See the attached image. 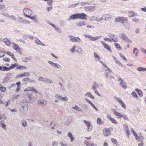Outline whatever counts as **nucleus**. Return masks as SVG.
<instances>
[{"instance_id":"f257e3e1","label":"nucleus","mask_w":146,"mask_h":146,"mask_svg":"<svg viewBox=\"0 0 146 146\" xmlns=\"http://www.w3.org/2000/svg\"><path fill=\"white\" fill-rule=\"evenodd\" d=\"M38 92L36 90L33 92H29L26 94L25 97L27 101L29 103H32L35 102L37 98Z\"/></svg>"},{"instance_id":"f03ea898","label":"nucleus","mask_w":146,"mask_h":146,"mask_svg":"<svg viewBox=\"0 0 146 146\" xmlns=\"http://www.w3.org/2000/svg\"><path fill=\"white\" fill-rule=\"evenodd\" d=\"M87 15L84 13H77L72 15L68 19V21L76 19H80L83 20H86Z\"/></svg>"},{"instance_id":"7ed1b4c3","label":"nucleus","mask_w":146,"mask_h":146,"mask_svg":"<svg viewBox=\"0 0 146 146\" xmlns=\"http://www.w3.org/2000/svg\"><path fill=\"white\" fill-rule=\"evenodd\" d=\"M28 102L26 99L23 100L20 104V109L22 110V112L23 114H25L28 111Z\"/></svg>"},{"instance_id":"20e7f679","label":"nucleus","mask_w":146,"mask_h":146,"mask_svg":"<svg viewBox=\"0 0 146 146\" xmlns=\"http://www.w3.org/2000/svg\"><path fill=\"white\" fill-rule=\"evenodd\" d=\"M131 131L133 133L137 141L142 142L143 140V137L140 133H139V135H138L136 132L133 129H131Z\"/></svg>"},{"instance_id":"39448f33","label":"nucleus","mask_w":146,"mask_h":146,"mask_svg":"<svg viewBox=\"0 0 146 146\" xmlns=\"http://www.w3.org/2000/svg\"><path fill=\"white\" fill-rule=\"evenodd\" d=\"M23 11L25 16L28 18L31 16L32 13L31 10L27 8H25Z\"/></svg>"},{"instance_id":"423d86ee","label":"nucleus","mask_w":146,"mask_h":146,"mask_svg":"<svg viewBox=\"0 0 146 146\" xmlns=\"http://www.w3.org/2000/svg\"><path fill=\"white\" fill-rule=\"evenodd\" d=\"M115 21L116 22H121V23H126L128 21L127 18L123 17H118L115 18Z\"/></svg>"},{"instance_id":"0eeeda50","label":"nucleus","mask_w":146,"mask_h":146,"mask_svg":"<svg viewBox=\"0 0 146 146\" xmlns=\"http://www.w3.org/2000/svg\"><path fill=\"white\" fill-rule=\"evenodd\" d=\"M13 48L18 53L20 54L21 53V52L19 46L17 44L13 42L12 43Z\"/></svg>"},{"instance_id":"6e6552de","label":"nucleus","mask_w":146,"mask_h":146,"mask_svg":"<svg viewBox=\"0 0 146 146\" xmlns=\"http://www.w3.org/2000/svg\"><path fill=\"white\" fill-rule=\"evenodd\" d=\"M48 63L50 64L52 66L58 69H61L62 67L61 65L58 63L52 61H48Z\"/></svg>"},{"instance_id":"1a4fd4ad","label":"nucleus","mask_w":146,"mask_h":146,"mask_svg":"<svg viewBox=\"0 0 146 146\" xmlns=\"http://www.w3.org/2000/svg\"><path fill=\"white\" fill-rule=\"evenodd\" d=\"M84 122L85 123L87 127V130L88 131H91L92 129L93 126L91 123L88 121L86 120L84 121Z\"/></svg>"},{"instance_id":"9d476101","label":"nucleus","mask_w":146,"mask_h":146,"mask_svg":"<svg viewBox=\"0 0 146 146\" xmlns=\"http://www.w3.org/2000/svg\"><path fill=\"white\" fill-rule=\"evenodd\" d=\"M69 37L70 38V40L72 42H79L81 41V39L78 37H75L71 36H70Z\"/></svg>"},{"instance_id":"9b49d317","label":"nucleus","mask_w":146,"mask_h":146,"mask_svg":"<svg viewBox=\"0 0 146 146\" xmlns=\"http://www.w3.org/2000/svg\"><path fill=\"white\" fill-rule=\"evenodd\" d=\"M34 41L35 43L38 45H41L44 47L46 46V45L37 38H35Z\"/></svg>"},{"instance_id":"f8f14e48","label":"nucleus","mask_w":146,"mask_h":146,"mask_svg":"<svg viewBox=\"0 0 146 146\" xmlns=\"http://www.w3.org/2000/svg\"><path fill=\"white\" fill-rule=\"evenodd\" d=\"M18 19V22L19 23L25 24H29L30 23L29 22L26 20L24 19L23 18L21 17H19Z\"/></svg>"},{"instance_id":"ddd939ff","label":"nucleus","mask_w":146,"mask_h":146,"mask_svg":"<svg viewBox=\"0 0 146 146\" xmlns=\"http://www.w3.org/2000/svg\"><path fill=\"white\" fill-rule=\"evenodd\" d=\"M109 36L112 42H116L117 41L118 39L114 35L110 34L109 35Z\"/></svg>"},{"instance_id":"4468645a","label":"nucleus","mask_w":146,"mask_h":146,"mask_svg":"<svg viewBox=\"0 0 146 146\" xmlns=\"http://www.w3.org/2000/svg\"><path fill=\"white\" fill-rule=\"evenodd\" d=\"M113 112L117 118L120 119L122 117V114L117 112L115 109H113Z\"/></svg>"},{"instance_id":"2eb2a0df","label":"nucleus","mask_w":146,"mask_h":146,"mask_svg":"<svg viewBox=\"0 0 146 146\" xmlns=\"http://www.w3.org/2000/svg\"><path fill=\"white\" fill-rule=\"evenodd\" d=\"M104 135L106 136H108L111 135V133L109 129H105L103 130Z\"/></svg>"},{"instance_id":"dca6fc26","label":"nucleus","mask_w":146,"mask_h":146,"mask_svg":"<svg viewBox=\"0 0 146 146\" xmlns=\"http://www.w3.org/2000/svg\"><path fill=\"white\" fill-rule=\"evenodd\" d=\"M128 16L129 17H133L137 16V13L133 11H128Z\"/></svg>"},{"instance_id":"f3484780","label":"nucleus","mask_w":146,"mask_h":146,"mask_svg":"<svg viewBox=\"0 0 146 146\" xmlns=\"http://www.w3.org/2000/svg\"><path fill=\"white\" fill-rule=\"evenodd\" d=\"M104 20L105 21H110L112 18L111 16L108 14H104L103 15Z\"/></svg>"},{"instance_id":"a211bd4d","label":"nucleus","mask_w":146,"mask_h":146,"mask_svg":"<svg viewBox=\"0 0 146 146\" xmlns=\"http://www.w3.org/2000/svg\"><path fill=\"white\" fill-rule=\"evenodd\" d=\"M101 42L103 45L104 48L106 49L110 52L111 51V48L108 45L106 44L105 42L103 41H101Z\"/></svg>"},{"instance_id":"6ab92c4d","label":"nucleus","mask_w":146,"mask_h":146,"mask_svg":"<svg viewBox=\"0 0 146 146\" xmlns=\"http://www.w3.org/2000/svg\"><path fill=\"white\" fill-rule=\"evenodd\" d=\"M110 69L109 68L106 70L105 71V75L106 77L107 78L110 77L111 73V72Z\"/></svg>"},{"instance_id":"aec40b11","label":"nucleus","mask_w":146,"mask_h":146,"mask_svg":"<svg viewBox=\"0 0 146 146\" xmlns=\"http://www.w3.org/2000/svg\"><path fill=\"white\" fill-rule=\"evenodd\" d=\"M119 85H120L121 87L123 89H126L127 88V85L126 83L124 82V81H121V82L119 83Z\"/></svg>"},{"instance_id":"412c9836","label":"nucleus","mask_w":146,"mask_h":146,"mask_svg":"<svg viewBox=\"0 0 146 146\" xmlns=\"http://www.w3.org/2000/svg\"><path fill=\"white\" fill-rule=\"evenodd\" d=\"M84 143L86 146H97L96 145L94 144L93 143H90L86 140L84 141Z\"/></svg>"},{"instance_id":"4be33fe9","label":"nucleus","mask_w":146,"mask_h":146,"mask_svg":"<svg viewBox=\"0 0 146 146\" xmlns=\"http://www.w3.org/2000/svg\"><path fill=\"white\" fill-rule=\"evenodd\" d=\"M38 104L41 105H45L47 104V101L45 100L40 99L38 101Z\"/></svg>"},{"instance_id":"5701e85b","label":"nucleus","mask_w":146,"mask_h":146,"mask_svg":"<svg viewBox=\"0 0 146 146\" xmlns=\"http://www.w3.org/2000/svg\"><path fill=\"white\" fill-rule=\"evenodd\" d=\"M3 42L5 43V45L8 46H10L11 44L10 41L6 38L3 39Z\"/></svg>"},{"instance_id":"b1692460","label":"nucleus","mask_w":146,"mask_h":146,"mask_svg":"<svg viewBox=\"0 0 146 146\" xmlns=\"http://www.w3.org/2000/svg\"><path fill=\"white\" fill-rule=\"evenodd\" d=\"M107 118L108 119L110 120L113 123L115 124H117V122L116 121L114 118H112L110 116H107Z\"/></svg>"},{"instance_id":"393cba45","label":"nucleus","mask_w":146,"mask_h":146,"mask_svg":"<svg viewBox=\"0 0 146 146\" xmlns=\"http://www.w3.org/2000/svg\"><path fill=\"white\" fill-rule=\"evenodd\" d=\"M29 18L31 19L36 23H37L38 22V20L37 19V16L36 15H35L33 17L30 16Z\"/></svg>"},{"instance_id":"a878e982","label":"nucleus","mask_w":146,"mask_h":146,"mask_svg":"<svg viewBox=\"0 0 146 146\" xmlns=\"http://www.w3.org/2000/svg\"><path fill=\"white\" fill-rule=\"evenodd\" d=\"M94 57L96 61H100L101 59V58L100 57L99 55L96 52H94L93 53Z\"/></svg>"},{"instance_id":"bb28decb","label":"nucleus","mask_w":146,"mask_h":146,"mask_svg":"<svg viewBox=\"0 0 146 146\" xmlns=\"http://www.w3.org/2000/svg\"><path fill=\"white\" fill-rule=\"evenodd\" d=\"M30 75V74L29 72H25L19 75V76L20 77H28Z\"/></svg>"},{"instance_id":"cd10ccee","label":"nucleus","mask_w":146,"mask_h":146,"mask_svg":"<svg viewBox=\"0 0 146 146\" xmlns=\"http://www.w3.org/2000/svg\"><path fill=\"white\" fill-rule=\"evenodd\" d=\"M11 79V77L10 76H6L3 80V82L4 83H6L8 82V81Z\"/></svg>"},{"instance_id":"c85d7f7f","label":"nucleus","mask_w":146,"mask_h":146,"mask_svg":"<svg viewBox=\"0 0 146 146\" xmlns=\"http://www.w3.org/2000/svg\"><path fill=\"white\" fill-rule=\"evenodd\" d=\"M98 86L99 85L98 84L95 82L94 83L92 86V89L93 90H96V88H98Z\"/></svg>"},{"instance_id":"c756f323","label":"nucleus","mask_w":146,"mask_h":146,"mask_svg":"<svg viewBox=\"0 0 146 146\" xmlns=\"http://www.w3.org/2000/svg\"><path fill=\"white\" fill-rule=\"evenodd\" d=\"M19 95L14 94L13 95L11 98V100L13 101L15 99H18L19 98Z\"/></svg>"},{"instance_id":"7c9ffc66","label":"nucleus","mask_w":146,"mask_h":146,"mask_svg":"<svg viewBox=\"0 0 146 146\" xmlns=\"http://www.w3.org/2000/svg\"><path fill=\"white\" fill-rule=\"evenodd\" d=\"M135 91L137 92L140 96L142 97L143 96V92L140 90L138 89H136L135 90Z\"/></svg>"},{"instance_id":"2f4dec72","label":"nucleus","mask_w":146,"mask_h":146,"mask_svg":"<svg viewBox=\"0 0 146 146\" xmlns=\"http://www.w3.org/2000/svg\"><path fill=\"white\" fill-rule=\"evenodd\" d=\"M9 67H7L5 66H2L1 70L3 71H9L10 70Z\"/></svg>"},{"instance_id":"473e14b6","label":"nucleus","mask_w":146,"mask_h":146,"mask_svg":"<svg viewBox=\"0 0 146 146\" xmlns=\"http://www.w3.org/2000/svg\"><path fill=\"white\" fill-rule=\"evenodd\" d=\"M78 49V47L76 46H74L70 50V51L72 52H77Z\"/></svg>"},{"instance_id":"72a5a7b5","label":"nucleus","mask_w":146,"mask_h":146,"mask_svg":"<svg viewBox=\"0 0 146 146\" xmlns=\"http://www.w3.org/2000/svg\"><path fill=\"white\" fill-rule=\"evenodd\" d=\"M114 45L115 46L116 48L118 50H122V48L121 46L118 43H115L114 44Z\"/></svg>"},{"instance_id":"f704fd0d","label":"nucleus","mask_w":146,"mask_h":146,"mask_svg":"<svg viewBox=\"0 0 146 146\" xmlns=\"http://www.w3.org/2000/svg\"><path fill=\"white\" fill-rule=\"evenodd\" d=\"M68 136L71 140V141L73 142L74 139V138L73 137L72 134L71 132H69L68 133Z\"/></svg>"},{"instance_id":"c9c22d12","label":"nucleus","mask_w":146,"mask_h":146,"mask_svg":"<svg viewBox=\"0 0 146 146\" xmlns=\"http://www.w3.org/2000/svg\"><path fill=\"white\" fill-rule=\"evenodd\" d=\"M7 15V17L10 19L13 20L14 21H15L17 19V17L13 15Z\"/></svg>"},{"instance_id":"e433bc0d","label":"nucleus","mask_w":146,"mask_h":146,"mask_svg":"<svg viewBox=\"0 0 146 146\" xmlns=\"http://www.w3.org/2000/svg\"><path fill=\"white\" fill-rule=\"evenodd\" d=\"M35 90L33 87H29L28 88H27L26 89H25V91H34V90Z\"/></svg>"},{"instance_id":"4c0bfd02","label":"nucleus","mask_w":146,"mask_h":146,"mask_svg":"<svg viewBox=\"0 0 146 146\" xmlns=\"http://www.w3.org/2000/svg\"><path fill=\"white\" fill-rule=\"evenodd\" d=\"M98 17H95L94 16H92L90 18L89 20L90 21H97Z\"/></svg>"},{"instance_id":"58836bf2","label":"nucleus","mask_w":146,"mask_h":146,"mask_svg":"<svg viewBox=\"0 0 146 146\" xmlns=\"http://www.w3.org/2000/svg\"><path fill=\"white\" fill-rule=\"evenodd\" d=\"M21 124L22 127H25L27 125V122L25 120H23L22 121Z\"/></svg>"},{"instance_id":"ea45409f","label":"nucleus","mask_w":146,"mask_h":146,"mask_svg":"<svg viewBox=\"0 0 146 146\" xmlns=\"http://www.w3.org/2000/svg\"><path fill=\"white\" fill-rule=\"evenodd\" d=\"M85 96L88 97L90 98H91L92 99H94V97L91 94L90 92H88L85 94Z\"/></svg>"},{"instance_id":"a19ab883","label":"nucleus","mask_w":146,"mask_h":146,"mask_svg":"<svg viewBox=\"0 0 146 146\" xmlns=\"http://www.w3.org/2000/svg\"><path fill=\"white\" fill-rule=\"evenodd\" d=\"M120 37L121 39H122L125 41L126 39L127 36L124 34H121L120 35Z\"/></svg>"},{"instance_id":"79ce46f5","label":"nucleus","mask_w":146,"mask_h":146,"mask_svg":"<svg viewBox=\"0 0 146 146\" xmlns=\"http://www.w3.org/2000/svg\"><path fill=\"white\" fill-rule=\"evenodd\" d=\"M87 9L92 11H93L94 10L95 7L94 6H88L86 7Z\"/></svg>"},{"instance_id":"37998d69","label":"nucleus","mask_w":146,"mask_h":146,"mask_svg":"<svg viewBox=\"0 0 146 146\" xmlns=\"http://www.w3.org/2000/svg\"><path fill=\"white\" fill-rule=\"evenodd\" d=\"M77 52L80 54H83V50L80 47L78 48V49Z\"/></svg>"},{"instance_id":"c03bdc74","label":"nucleus","mask_w":146,"mask_h":146,"mask_svg":"<svg viewBox=\"0 0 146 146\" xmlns=\"http://www.w3.org/2000/svg\"><path fill=\"white\" fill-rule=\"evenodd\" d=\"M84 22V21H80L77 23V25L79 26H84L85 25Z\"/></svg>"},{"instance_id":"a18cd8bd","label":"nucleus","mask_w":146,"mask_h":146,"mask_svg":"<svg viewBox=\"0 0 146 146\" xmlns=\"http://www.w3.org/2000/svg\"><path fill=\"white\" fill-rule=\"evenodd\" d=\"M16 69H26L27 68L25 66L22 65H20L17 66L16 67Z\"/></svg>"},{"instance_id":"49530a36","label":"nucleus","mask_w":146,"mask_h":146,"mask_svg":"<svg viewBox=\"0 0 146 146\" xmlns=\"http://www.w3.org/2000/svg\"><path fill=\"white\" fill-rule=\"evenodd\" d=\"M0 127L3 129L5 130L7 129V127L5 123H1L0 124Z\"/></svg>"},{"instance_id":"de8ad7c7","label":"nucleus","mask_w":146,"mask_h":146,"mask_svg":"<svg viewBox=\"0 0 146 146\" xmlns=\"http://www.w3.org/2000/svg\"><path fill=\"white\" fill-rule=\"evenodd\" d=\"M137 70L139 71H146V68H142V67H139L137 68Z\"/></svg>"},{"instance_id":"09e8293b","label":"nucleus","mask_w":146,"mask_h":146,"mask_svg":"<svg viewBox=\"0 0 146 146\" xmlns=\"http://www.w3.org/2000/svg\"><path fill=\"white\" fill-rule=\"evenodd\" d=\"M6 88L5 87L2 86V85L0 86V90L3 92H4L5 91Z\"/></svg>"},{"instance_id":"8fccbe9b","label":"nucleus","mask_w":146,"mask_h":146,"mask_svg":"<svg viewBox=\"0 0 146 146\" xmlns=\"http://www.w3.org/2000/svg\"><path fill=\"white\" fill-rule=\"evenodd\" d=\"M18 66V64L17 63H14V64H12L9 67L10 70L13 68L16 67V66Z\"/></svg>"},{"instance_id":"3c124183","label":"nucleus","mask_w":146,"mask_h":146,"mask_svg":"<svg viewBox=\"0 0 146 146\" xmlns=\"http://www.w3.org/2000/svg\"><path fill=\"white\" fill-rule=\"evenodd\" d=\"M133 52L134 54H135V56H137V54L138 53V51L137 50V49L136 48H135L133 49Z\"/></svg>"},{"instance_id":"603ef678","label":"nucleus","mask_w":146,"mask_h":146,"mask_svg":"<svg viewBox=\"0 0 146 146\" xmlns=\"http://www.w3.org/2000/svg\"><path fill=\"white\" fill-rule=\"evenodd\" d=\"M55 98H56L60 100H62V97H61L60 95L59 94H56L55 96Z\"/></svg>"},{"instance_id":"864d4df0","label":"nucleus","mask_w":146,"mask_h":146,"mask_svg":"<svg viewBox=\"0 0 146 146\" xmlns=\"http://www.w3.org/2000/svg\"><path fill=\"white\" fill-rule=\"evenodd\" d=\"M54 28L59 33H61L60 29L58 27L56 26L55 27H54Z\"/></svg>"},{"instance_id":"5fc2aeb1","label":"nucleus","mask_w":146,"mask_h":146,"mask_svg":"<svg viewBox=\"0 0 146 146\" xmlns=\"http://www.w3.org/2000/svg\"><path fill=\"white\" fill-rule=\"evenodd\" d=\"M115 99L120 104L121 103L122 101L121 100V99L117 97H115Z\"/></svg>"},{"instance_id":"6e6d98bb","label":"nucleus","mask_w":146,"mask_h":146,"mask_svg":"<svg viewBox=\"0 0 146 146\" xmlns=\"http://www.w3.org/2000/svg\"><path fill=\"white\" fill-rule=\"evenodd\" d=\"M132 21L133 22L137 23L139 21V19L137 18H134L132 19Z\"/></svg>"},{"instance_id":"4d7b16f0","label":"nucleus","mask_w":146,"mask_h":146,"mask_svg":"<svg viewBox=\"0 0 146 146\" xmlns=\"http://www.w3.org/2000/svg\"><path fill=\"white\" fill-rule=\"evenodd\" d=\"M131 94L132 96H133L134 97L136 98H137L138 97V96L137 94L134 91H133L132 92Z\"/></svg>"},{"instance_id":"13d9d810","label":"nucleus","mask_w":146,"mask_h":146,"mask_svg":"<svg viewBox=\"0 0 146 146\" xmlns=\"http://www.w3.org/2000/svg\"><path fill=\"white\" fill-rule=\"evenodd\" d=\"M48 5L50 6H52V0H48L47 1Z\"/></svg>"},{"instance_id":"bf43d9fd","label":"nucleus","mask_w":146,"mask_h":146,"mask_svg":"<svg viewBox=\"0 0 146 146\" xmlns=\"http://www.w3.org/2000/svg\"><path fill=\"white\" fill-rule=\"evenodd\" d=\"M95 92V93L98 96H99L102 97L101 95L99 93V92L98 90H93Z\"/></svg>"},{"instance_id":"052dcab7","label":"nucleus","mask_w":146,"mask_h":146,"mask_svg":"<svg viewBox=\"0 0 146 146\" xmlns=\"http://www.w3.org/2000/svg\"><path fill=\"white\" fill-rule=\"evenodd\" d=\"M119 55L121 59H123L124 60H125L126 61L127 60V58L125 56H124V55L123 54H120Z\"/></svg>"},{"instance_id":"680f3d73","label":"nucleus","mask_w":146,"mask_h":146,"mask_svg":"<svg viewBox=\"0 0 146 146\" xmlns=\"http://www.w3.org/2000/svg\"><path fill=\"white\" fill-rule=\"evenodd\" d=\"M122 117H123L124 119L127 121H128L129 119L128 118L127 116L125 115H122Z\"/></svg>"},{"instance_id":"e2e57ef3","label":"nucleus","mask_w":146,"mask_h":146,"mask_svg":"<svg viewBox=\"0 0 146 146\" xmlns=\"http://www.w3.org/2000/svg\"><path fill=\"white\" fill-rule=\"evenodd\" d=\"M5 55V53L2 51L0 50V58L4 56Z\"/></svg>"},{"instance_id":"0e129e2a","label":"nucleus","mask_w":146,"mask_h":146,"mask_svg":"<svg viewBox=\"0 0 146 146\" xmlns=\"http://www.w3.org/2000/svg\"><path fill=\"white\" fill-rule=\"evenodd\" d=\"M125 41L126 42L129 43H131L132 42V41L129 39L127 37V38L126 39H125Z\"/></svg>"},{"instance_id":"69168bd1","label":"nucleus","mask_w":146,"mask_h":146,"mask_svg":"<svg viewBox=\"0 0 146 146\" xmlns=\"http://www.w3.org/2000/svg\"><path fill=\"white\" fill-rule=\"evenodd\" d=\"M126 133L127 134V136L128 137H129V135L130 134V131L129 130V129L127 128L126 130Z\"/></svg>"},{"instance_id":"338daca9","label":"nucleus","mask_w":146,"mask_h":146,"mask_svg":"<svg viewBox=\"0 0 146 146\" xmlns=\"http://www.w3.org/2000/svg\"><path fill=\"white\" fill-rule=\"evenodd\" d=\"M97 122L98 124H102L101 120L100 118L98 117L97 118Z\"/></svg>"},{"instance_id":"774afa93","label":"nucleus","mask_w":146,"mask_h":146,"mask_svg":"<svg viewBox=\"0 0 146 146\" xmlns=\"http://www.w3.org/2000/svg\"><path fill=\"white\" fill-rule=\"evenodd\" d=\"M140 50L141 52L146 54V49L143 48H141Z\"/></svg>"}]
</instances>
